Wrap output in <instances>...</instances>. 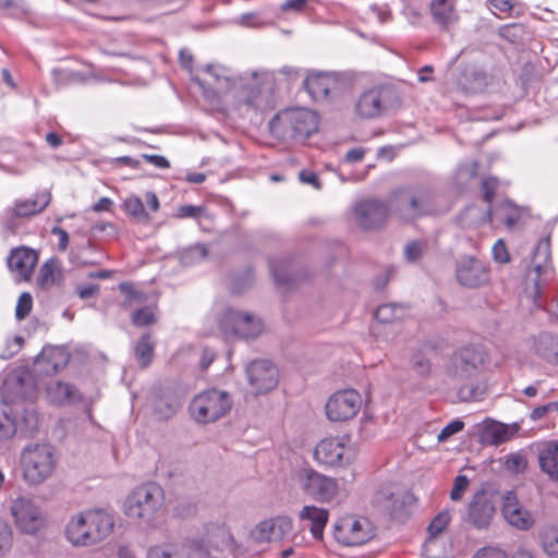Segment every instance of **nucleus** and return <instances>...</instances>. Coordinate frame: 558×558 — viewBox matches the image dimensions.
Wrapping results in <instances>:
<instances>
[{"mask_svg":"<svg viewBox=\"0 0 558 558\" xmlns=\"http://www.w3.org/2000/svg\"><path fill=\"white\" fill-rule=\"evenodd\" d=\"M209 80H196L207 98L229 94L239 105L265 109L272 104L274 75L268 71H251L233 77L227 68L209 64L205 68Z\"/></svg>","mask_w":558,"mask_h":558,"instance_id":"nucleus-1","label":"nucleus"},{"mask_svg":"<svg viewBox=\"0 0 558 558\" xmlns=\"http://www.w3.org/2000/svg\"><path fill=\"white\" fill-rule=\"evenodd\" d=\"M116 525L114 515L104 509H87L74 514L65 526V538L74 547H90L107 539Z\"/></svg>","mask_w":558,"mask_h":558,"instance_id":"nucleus-2","label":"nucleus"},{"mask_svg":"<svg viewBox=\"0 0 558 558\" xmlns=\"http://www.w3.org/2000/svg\"><path fill=\"white\" fill-rule=\"evenodd\" d=\"M225 533L223 526L208 524L203 533L193 535L183 543L150 547L147 551V558H207L211 548L218 547Z\"/></svg>","mask_w":558,"mask_h":558,"instance_id":"nucleus-3","label":"nucleus"},{"mask_svg":"<svg viewBox=\"0 0 558 558\" xmlns=\"http://www.w3.org/2000/svg\"><path fill=\"white\" fill-rule=\"evenodd\" d=\"M483 361L482 352L474 348H463L452 356L449 374L454 378L469 379L458 389L460 401H477L484 396L485 388L473 380Z\"/></svg>","mask_w":558,"mask_h":558,"instance_id":"nucleus-4","label":"nucleus"},{"mask_svg":"<svg viewBox=\"0 0 558 558\" xmlns=\"http://www.w3.org/2000/svg\"><path fill=\"white\" fill-rule=\"evenodd\" d=\"M56 465L54 450L47 444L28 445L21 452L22 477L29 486H38L50 478Z\"/></svg>","mask_w":558,"mask_h":558,"instance_id":"nucleus-5","label":"nucleus"},{"mask_svg":"<svg viewBox=\"0 0 558 558\" xmlns=\"http://www.w3.org/2000/svg\"><path fill=\"white\" fill-rule=\"evenodd\" d=\"M165 502L163 489L148 483L136 487L126 498L124 513L141 524H151L158 517Z\"/></svg>","mask_w":558,"mask_h":558,"instance_id":"nucleus-6","label":"nucleus"},{"mask_svg":"<svg viewBox=\"0 0 558 558\" xmlns=\"http://www.w3.org/2000/svg\"><path fill=\"white\" fill-rule=\"evenodd\" d=\"M269 128L279 137L305 140L318 130V116L307 109H288L276 114Z\"/></svg>","mask_w":558,"mask_h":558,"instance_id":"nucleus-7","label":"nucleus"},{"mask_svg":"<svg viewBox=\"0 0 558 558\" xmlns=\"http://www.w3.org/2000/svg\"><path fill=\"white\" fill-rule=\"evenodd\" d=\"M388 207L399 219L411 221L434 211L433 194L426 189L401 190L390 196Z\"/></svg>","mask_w":558,"mask_h":558,"instance_id":"nucleus-8","label":"nucleus"},{"mask_svg":"<svg viewBox=\"0 0 558 558\" xmlns=\"http://www.w3.org/2000/svg\"><path fill=\"white\" fill-rule=\"evenodd\" d=\"M231 407L232 399L227 391L209 389L194 397L190 413L197 423L207 424L226 415Z\"/></svg>","mask_w":558,"mask_h":558,"instance_id":"nucleus-9","label":"nucleus"},{"mask_svg":"<svg viewBox=\"0 0 558 558\" xmlns=\"http://www.w3.org/2000/svg\"><path fill=\"white\" fill-rule=\"evenodd\" d=\"M299 487L317 501H330L338 493V484L332 477L326 476L312 468H302L294 474Z\"/></svg>","mask_w":558,"mask_h":558,"instance_id":"nucleus-10","label":"nucleus"},{"mask_svg":"<svg viewBox=\"0 0 558 558\" xmlns=\"http://www.w3.org/2000/svg\"><path fill=\"white\" fill-rule=\"evenodd\" d=\"M219 326L226 336L241 338H254L263 331V324L259 318L233 308H227L223 312Z\"/></svg>","mask_w":558,"mask_h":558,"instance_id":"nucleus-11","label":"nucleus"},{"mask_svg":"<svg viewBox=\"0 0 558 558\" xmlns=\"http://www.w3.org/2000/svg\"><path fill=\"white\" fill-rule=\"evenodd\" d=\"M374 535L372 523L363 517L341 518L335 527L336 539L345 546H360Z\"/></svg>","mask_w":558,"mask_h":558,"instance_id":"nucleus-12","label":"nucleus"},{"mask_svg":"<svg viewBox=\"0 0 558 558\" xmlns=\"http://www.w3.org/2000/svg\"><path fill=\"white\" fill-rule=\"evenodd\" d=\"M10 512L15 525L25 534H35L45 526L46 519L40 508L25 497L14 499Z\"/></svg>","mask_w":558,"mask_h":558,"instance_id":"nucleus-13","label":"nucleus"},{"mask_svg":"<svg viewBox=\"0 0 558 558\" xmlns=\"http://www.w3.org/2000/svg\"><path fill=\"white\" fill-rule=\"evenodd\" d=\"M315 459L327 465L349 464L354 458V451L347 437H330L320 440L315 450Z\"/></svg>","mask_w":558,"mask_h":558,"instance_id":"nucleus-14","label":"nucleus"},{"mask_svg":"<svg viewBox=\"0 0 558 558\" xmlns=\"http://www.w3.org/2000/svg\"><path fill=\"white\" fill-rule=\"evenodd\" d=\"M362 399L354 389L335 392L326 403V415L332 422H343L354 417L361 409Z\"/></svg>","mask_w":558,"mask_h":558,"instance_id":"nucleus-15","label":"nucleus"},{"mask_svg":"<svg viewBox=\"0 0 558 558\" xmlns=\"http://www.w3.org/2000/svg\"><path fill=\"white\" fill-rule=\"evenodd\" d=\"M496 511L493 494L485 489L476 492L468 504L464 520L477 530L487 529Z\"/></svg>","mask_w":558,"mask_h":558,"instance_id":"nucleus-16","label":"nucleus"},{"mask_svg":"<svg viewBox=\"0 0 558 558\" xmlns=\"http://www.w3.org/2000/svg\"><path fill=\"white\" fill-rule=\"evenodd\" d=\"M246 375L255 395L266 393L278 385V368L267 360H256L250 363L246 366Z\"/></svg>","mask_w":558,"mask_h":558,"instance_id":"nucleus-17","label":"nucleus"},{"mask_svg":"<svg viewBox=\"0 0 558 558\" xmlns=\"http://www.w3.org/2000/svg\"><path fill=\"white\" fill-rule=\"evenodd\" d=\"M456 279L462 287L476 289L489 282V269L480 259L463 256L457 262Z\"/></svg>","mask_w":558,"mask_h":558,"instance_id":"nucleus-18","label":"nucleus"},{"mask_svg":"<svg viewBox=\"0 0 558 558\" xmlns=\"http://www.w3.org/2000/svg\"><path fill=\"white\" fill-rule=\"evenodd\" d=\"M388 215V203L385 204L377 199H364L354 207V218L357 225L365 230L381 227Z\"/></svg>","mask_w":558,"mask_h":558,"instance_id":"nucleus-19","label":"nucleus"},{"mask_svg":"<svg viewBox=\"0 0 558 558\" xmlns=\"http://www.w3.org/2000/svg\"><path fill=\"white\" fill-rule=\"evenodd\" d=\"M550 259V244L549 239H542L537 243V246L533 256V267L527 271V278L533 280L535 283V305L541 307L542 304L538 303L537 298L541 293L542 288V277L545 279L551 274V268L549 266Z\"/></svg>","mask_w":558,"mask_h":558,"instance_id":"nucleus-20","label":"nucleus"},{"mask_svg":"<svg viewBox=\"0 0 558 558\" xmlns=\"http://www.w3.org/2000/svg\"><path fill=\"white\" fill-rule=\"evenodd\" d=\"M38 262V255L35 250L20 246L11 251L7 265L12 274L19 279L28 280Z\"/></svg>","mask_w":558,"mask_h":558,"instance_id":"nucleus-21","label":"nucleus"},{"mask_svg":"<svg viewBox=\"0 0 558 558\" xmlns=\"http://www.w3.org/2000/svg\"><path fill=\"white\" fill-rule=\"evenodd\" d=\"M501 511L505 520L519 530H529L534 523L532 514L521 506L513 492L504 495Z\"/></svg>","mask_w":558,"mask_h":558,"instance_id":"nucleus-22","label":"nucleus"},{"mask_svg":"<svg viewBox=\"0 0 558 558\" xmlns=\"http://www.w3.org/2000/svg\"><path fill=\"white\" fill-rule=\"evenodd\" d=\"M518 423L504 424L493 420L484 421L481 430V442L487 446H498L512 439L519 432Z\"/></svg>","mask_w":558,"mask_h":558,"instance_id":"nucleus-23","label":"nucleus"},{"mask_svg":"<svg viewBox=\"0 0 558 558\" xmlns=\"http://www.w3.org/2000/svg\"><path fill=\"white\" fill-rule=\"evenodd\" d=\"M69 362V354L62 348H45L36 360L37 372L47 376L53 375Z\"/></svg>","mask_w":558,"mask_h":558,"instance_id":"nucleus-24","label":"nucleus"},{"mask_svg":"<svg viewBox=\"0 0 558 558\" xmlns=\"http://www.w3.org/2000/svg\"><path fill=\"white\" fill-rule=\"evenodd\" d=\"M328 511L316 506H304L299 512V519L306 523L314 538L322 539L328 521Z\"/></svg>","mask_w":558,"mask_h":558,"instance_id":"nucleus-25","label":"nucleus"},{"mask_svg":"<svg viewBox=\"0 0 558 558\" xmlns=\"http://www.w3.org/2000/svg\"><path fill=\"white\" fill-rule=\"evenodd\" d=\"M336 84L332 76L320 73L308 75L304 82L306 90L316 101L327 99Z\"/></svg>","mask_w":558,"mask_h":558,"instance_id":"nucleus-26","label":"nucleus"},{"mask_svg":"<svg viewBox=\"0 0 558 558\" xmlns=\"http://www.w3.org/2000/svg\"><path fill=\"white\" fill-rule=\"evenodd\" d=\"M429 11L433 21L444 29L458 21L453 0H432Z\"/></svg>","mask_w":558,"mask_h":558,"instance_id":"nucleus-27","label":"nucleus"},{"mask_svg":"<svg viewBox=\"0 0 558 558\" xmlns=\"http://www.w3.org/2000/svg\"><path fill=\"white\" fill-rule=\"evenodd\" d=\"M151 407L158 418L168 420L179 410L181 401L169 391H163L153 396Z\"/></svg>","mask_w":558,"mask_h":558,"instance_id":"nucleus-28","label":"nucleus"},{"mask_svg":"<svg viewBox=\"0 0 558 558\" xmlns=\"http://www.w3.org/2000/svg\"><path fill=\"white\" fill-rule=\"evenodd\" d=\"M51 195L47 191L39 192L32 199L17 201L13 214L17 217H28L41 213L50 203Z\"/></svg>","mask_w":558,"mask_h":558,"instance_id":"nucleus-29","label":"nucleus"},{"mask_svg":"<svg viewBox=\"0 0 558 558\" xmlns=\"http://www.w3.org/2000/svg\"><path fill=\"white\" fill-rule=\"evenodd\" d=\"M62 279L63 275L59 262L51 258L41 265L37 276V284L44 290H49L60 284Z\"/></svg>","mask_w":558,"mask_h":558,"instance_id":"nucleus-30","label":"nucleus"},{"mask_svg":"<svg viewBox=\"0 0 558 558\" xmlns=\"http://www.w3.org/2000/svg\"><path fill=\"white\" fill-rule=\"evenodd\" d=\"M383 109L380 92L371 89L365 92L357 100L356 112L362 118H375Z\"/></svg>","mask_w":558,"mask_h":558,"instance_id":"nucleus-31","label":"nucleus"},{"mask_svg":"<svg viewBox=\"0 0 558 558\" xmlns=\"http://www.w3.org/2000/svg\"><path fill=\"white\" fill-rule=\"evenodd\" d=\"M538 460L542 471L558 482V441L546 444L539 451Z\"/></svg>","mask_w":558,"mask_h":558,"instance_id":"nucleus-32","label":"nucleus"},{"mask_svg":"<svg viewBox=\"0 0 558 558\" xmlns=\"http://www.w3.org/2000/svg\"><path fill=\"white\" fill-rule=\"evenodd\" d=\"M46 390L49 401L54 404H64L78 399L76 390L69 384L61 381L50 383Z\"/></svg>","mask_w":558,"mask_h":558,"instance_id":"nucleus-33","label":"nucleus"},{"mask_svg":"<svg viewBox=\"0 0 558 558\" xmlns=\"http://www.w3.org/2000/svg\"><path fill=\"white\" fill-rule=\"evenodd\" d=\"M535 350L547 361L558 363V336L541 333L535 340Z\"/></svg>","mask_w":558,"mask_h":558,"instance_id":"nucleus-34","label":"nucleus"},{"mask_svg":"<svg viewBox=\"0 0 558 558\" xmlns=\"http://www.w3.org/2000/svg\"><path fill=\"white\" fill-rule=\"evenodd\" d=\"M539 539L543 550L550 558H558V529L554 526L544 527L539 532Z\"/></svg>","mask_w":558,"mask_h":558,"instance_id":"nucleus-35","label":"nucleus"},{"mask_svg":"<svg viewBox=\"0 0 558 558\" xmlns=\"http://www.w3.org/2000/svg\"><path fill=\"white\" fill-rule=\"evenodd\" d=\"M433 354H435V350L433 348L422 349L414 353L412 365L416 374L425 377L430 373V357Z\"/></svg>","mask_w":558,"mask_h":558,"instance_id":"nucleus-36","label":"nucleus"},{"mask_svg":"<svg viewBox=\"0 0 558 558\" xmlns=\"http://www.w3.org/2000/svg\"><path fill=\"white\" fill-rule=\"evenodd\" d=\"M521 209L510 202H504L495 211V217L499 219L508 228L513 227L521 218Z\"/></svg>","mask_w":558,"mask_h":558,"instance_id":"nucleus-37","label":"nucleus"},{"mask_svg":"<svg viewBox=\"0 0 558 558\" xmlns=\"http://www.w3.org/2000/svg\"><path fill=\"white\" fill-rule=\"evenodd\" d=\"M119 290L124 295L122 302L124 307L143 304L147 301V295L143 291L136 290L133 283L122 282L119 284Z\"/></svg>","mask_w":558,"mask_h":558,"instance_id":"nucleus-38","label":"nucleus"},{"mask_svg":"<svg viewBox=\"0 0 558 558\" xmlns=\"http://www.w3.org/2000/svg\"><path fill=\"white\" fill-rule=\"evenodd\" d=\"M404 308L397 304H383L375 312V318L381 324H390L402 318Z\"/></svg>","mask_w":558,"mask_h":558,"instance_id":"nucleus-39","label":"nucleus"},{"mask_svg":"<svg viewBox=\"0 0 558 558\" xmlns=\"http://www.w3.org/2000/svg\"><path fill=\"white\" fill-rule=\"evenodd\" d=\"M125 211L137 222L147 223L150 219L146 213L143 202L137 196H130L123 203Z\"/></svg>","mask_w":558,"mask_h":558,"instance_id":"nucleus-40","label":"nucleus"},{"mask_svg":"<svg viewBox=\"0 0 558 558\" xmlns=\"http://www.w3.org/2000/svg\"><path fill=\"white\" fill-rule=\"evenodd\" d=\"M154 352V343L149 335H144L135 347V355L140 364L146 367L151 359Z\"/></svg>","mask_w":558,"mask_h":558,"instance_id":"nucleus-41","label":"nucleus"},{"mask_svg":"<svg viewBox=\"0 0 558 558\" xmlns=\"http://www.w3.org/2000/svg\"><path fill=\"white\" fill-rule=\"evenodd\" d=\"M208 255V248L205 244H196L186 248L181 255V262L185 266L204 260Z\"/></svg>","mask_w":558,"mask_h":558,"instance_id":"nucleus-42","label":"nucleus"},{"mask_svg":"<svg viewBox=\"0 0 558 558\" xmlns=\"http://www.w3.org/2000/svg\"><path fill=\"white\" fill-rule=\"evenodd\" d=\"M505 469L513 474H521L527 468V460L523 452H514L504 458Z\"/></svg>","mask_w":558,"mask_h":558,"instance_id":"nucleus-43","label":"nucleus"},{"mask_svg":"<svg viewBox=\"0 0 558 558\" xmlns=\"http://www.w3.org/2000/svg\"><path fill=\"white\" fill-rule=\"evenodd\" d=\"M451 520V515L449 511L445 510L439 512L428 524L427 526V533L428 538L427 541L430 542L433 538H435L437 535L442 533L447 525L449 524Z\"/></svg>","mask_w":558,"mask_h":558,"instance_id":"nucleus-44","label":"nucleus"},{"mask_svg":"<svg viewBox=\"0 0 558 558\" xmlns=\"http://www.w3.org/2000/svg\"><path fill=\"white\" fill-rule=\"evenodd\" d=\"M427 248V244L421 240L409 242L404 247V257L410 263L417 262Z\"/></svg>","mask_w":558,"mask_h":558,"instance_id":"nucleus-45","label":"nucleus"},{"mask_svg":"<svg viewBox=\"0 0 558 558\" xmlns=\"http://www.w3.org/2000/svg\"><path fill=\"white\" fill-rule=\"evenodd\" d=\"M253 537L259 543L277 541L275 538V530L271 520L260 522L253 531Z\"/></svg>","mask_w":558,"mask_h":558,"instance_id":"nucleus-46","label":"nucleus"},{"mask_svg":"<svg viewBox=\"0 0 558 558\" xmlns=\"http://www.w3.org/2000/svg\"><path fill=\"white\" fill-rule=\"evenodd\" d=\"M33 296L28 292H23L15 306V316L17 319H24L32 311Z\"/></svg>","mask_w":558,"mask_h":558,"instance_id":"nucleus-47","label":"nucleus"},{"mask_svg":"<svg viewBox=\"0 0 558 558\" xmlns=\"http://www.w3.org/2000/svg\"><path fill=\"white\" fill-rule=\"evenodd\" d=\"M155 322V313L151 307H142L132 315V323L135 326H148Z\"/></svg>","mask_w":558,"mask_h":558,"instance_id":"nucleus-48","label":"nucleus"},{"mask_svg":"<svg viewBox=\"0 0 558 558\" xmlns=\"http://www.w3.org/2000/svg\"><path fill=\"white\" fill-rule=\"evenodd\" d=\"M271 523L274 524L276 539H280L289 534L293 527L292 520L288 517H277L271 519Z\"/></svg>","mask_w":558,"mask_h":558,"instance_id":"nucleus-49","label":"nucleus"},{"mask_svg":"<svg viewBox=\"0 0 558 558\" xmlns=\"http://www.w3.org/2000/svg\"><path fill=\"white\" fill-rule=\"evenodd\" d=\"M469 487V478L466 475H458L454 478L452 489L450 492V499L452 501H459L463 497L464 493Z\"/></svg>","mask_w":558,"mask_h":558,"instance_id":"nucleus-50","label":"nucleus"},{"mask_svg":"<svg viewBox=\"0 0 558 558\" xmlns=\"http://www.w3.org/2000/svg\"><path fill=\"white\" fill-rule=\"evenodd\" d=\"M464 427V423L460 420H454L446 425L437 436L438 441H446L452 435L461 432Z\"/></svg>","mask_w":558,"mask_h":558,"instance_id":"nucleus-51","label":"nucleus"},{"mask_svg":"<svg viewBox=\"0 0 558 558\" xmlns=\"http://www.w3.org/2000/svg\"><path fill=\"white\" fill-rule=\"evenodd\" d=\"M492 253H493V258L497 263L505 264V263H508L510 259L509 253H508V250H507V246H506L504 240H498L494 244V246L492 248Z\"/></svg>","mask_w":558,"mask_h":558,"instance_id":"nucleus-52","label":"nucleus"},{"mask_svg":"<svg viewBox=\"0 0 558 558\" xmlns=\"http://www.w3.org/2000/svg\"><path fill=\"white\" fill-rule=\"evenodd\" d=\"M24 339L20 336H15L12 339L7 340L5 351L2 352V359L12 357L15 355L23 347Z\"/></svg>","mask_w":558,"mask_h":558,"instance_id":"nucleus-53","label":"nucleus"},{"mask_svg":"<svg viewBox=\"0 0 558 558\" xmlns=\"http://www.w3.org/2000/svg\"><path fill=\"white\" fill-rule=\"evenodd\" d=\"M498 187V180L496 178H487L482 183V190L484 193V199L487 203H492L495 196V192Z\"/></svg>","mask_w":558,"mask_h":558,"instance_id":"nucleus-54","label":"nucleus"},{"mask_svg":"<svg viewBox=\"0 0 558 558\" xmlns=\"http://www.w3.org/2000/svg\"><path fill=\"white\" fill-rule=\"evenodd\" d=\"M204 213V207L195 205H182L178 208L179 218H198Z\"/></svg>","mask_w":558,"mask_h":558,"instance_id":"nucleus-55","label":"nucleus"},{"mask_svg":"<svg viewBox=\"0 0 558 558\" xmlns=\"http://www.w3.org/2000/svg\"><path fill=\"white\" fill-rule=\"evenodd\" d=\"M2 437H11L17 430V423L7 413H2Z\"/></svg>","mask_w":558,"mask_h":558,"instance_id":"nucleus-56","label":"nucleus"},{"mask_svg":"<svg viewBox=\"0 0 558 558\" xmlns=\"http://www.w3.org/2000/svg\"><path fill=\"white\" fill-rule=\"evenodd\" d=\"M473 558H507L504 550L497 547H484L478 549Z\"/></svg>","mask_w":558,"mask_h":558,"instance_id":"nucleus-57","label":"nucleus"},{"mask_svg":"<svg viewBox=\"0 0 558 558\" xmlns=\"http://www.w3.org/2000/svg\"><path fill=\"white\" fill-rule=\"evenodd\" d=\"M551 411L558 412V401L549 402L547 404L535 408L531 413V418L534 421L539 420Z\"/></svg>","mask_w":558,"mask_h":558,"instance_id":"nucleus-58","label":"nucleus"},{"mask_svg":"<svg viewBox=\"0 0 558 558\" xmlns=\"http://www.w3.org/2000/svg\"><path fill=\"white\" fill-rule=\"evenodd\" d=\"M299 179L302 183L311 184L316 190L322 189V184L315 172L308 170H302L299 174Z\"/></svg>","mask_w":558,"mask_h":558,"instance_id":"nucleus-59","label":"nucleus"},{"mask_svg":"<svg viewBox=\"0 0 558 558\" xmlns=\"http://www.w3.org/2000/svg\"><path fill=\"white\" fill-rule=\"evenodd\" d=\"M76 293L82 300H88L92 299L99 293V286L97 284H89L86 287H77Z\"/></svg>","mask_w":558,"mask_h":558,"instance_id":"nucleus-60","label":"nucleus"},{"mask_svg":"<svg viewBox=\"0 0 558 558\" xmlns=\"http://www.w3.org/2000/svg\"><path fill=\"white\" fill-rule=\"evenodd\" d=\"M51 233L53 235H57L58 236V247L60 251H65L68 245H69V233L60 228V227H53L52 230H51Z\"/></svg>","mask_w":558,"mask_h":558,"instance_id":"nucleus-61","label":"nucleus"},{"mask_svg":"<svg viewBox=\"0 0 558 558\" xmlns=\"http://www.w3.org/2000/svg\"><path fill=\"white\" fill-rule=\"evenodd\" d=\"M69 258H70L71 264H73L76 267H84V266H87V265H95V264H97L96 260L89 259V258H84L78 253H75L73 251L70 252Z\"/></svg>","mask_w":558,"mask_h":558,"instance_id":"nucleus-62","label":"nucleus"},{"mask_svg":"<svg viewBox=\"0 0 558 558\" xmlns=\"http://www.w3.org/2000/svg\"><path fill=\"white\" fill-rule=\"evenodd\" d=\"M142 157L151 165L156 166L157 168H169L170 166L169 161L163 156L160 155L144 154Z\"/></svg>","mask_w":558,"mask_h":558,"instance_id":"nucleus-63","label":"nucleus"},{"mask_svg":"<svg viewBox=\"0 0 558 558\" xmlns=\"http://www.w3.org/2000/svg\"><path fill=\"white\" fill-rule=\"evenodd\" d=\"M215 357L216 353L213 350L204 348L199 362L201 368L203 371L207 369L209 365L214 362Z\"/></svg>","mask_w":558,"mask_h":558,"instance_id":"nucleus-64","label":"nucleus"}]
</instances>
